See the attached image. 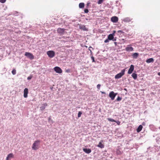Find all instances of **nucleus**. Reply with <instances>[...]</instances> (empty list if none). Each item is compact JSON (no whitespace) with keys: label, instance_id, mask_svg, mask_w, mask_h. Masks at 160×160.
<instances>
[{"label":"nucleus","instance_id":"43","mask_svg":"<svg viewBox=\"0 0 160 160\" xmlns=\"http://www.w3.org/2000/svg\"><path fill=\"white\" fill-rule=\"evenodd\" d=\"M158 75L160 76V72H158Z\"/></svg>","mask_w":160,"mask_h":160},{"label":"nucleus","instance_id":"16","mask_svg":"<svg viewBox=\"0 0 160 160\" xmlns=\"http://www.w3.org/2000/svg\"><path fill=\"white\" fill-rule=\"evenodd\" d=\"M109 40H113L114 38L113 34H110L108 35V38Z\"/></svg>","mask_w":160,"mask_h":160},{"label":"nucleus","instance_id":"41","mask_svg":"<svg viewBox=\"0 0 160 160\" xmlns=\"http://www.w3.org/2000/svg\"><path fill=\"white\" fill-rule=\"evenodd\" d=\"M101 92L102 94H105V92H104L101 91Z\"/></svg>","mask_w":160,"mask_h":160},{"label":"nucleus","instance_id":"8","mask_svg":"<svg viewBox=\"0 0 160 160\" xmlns=\"http://www.w3.org/2000/svg\"><path fill=\"white\" fill-rule=\"evenodd\" d=\"M134 66L133 65H131L130 66V68L128 71V73L130 74L132 73L134 70Z\"/></svg>","mask_w":160,"mask_h":160},{"label":"nucleus","instance_id":"18","mask_svg":"<svg viewBox=\"0 0 160 160\" xmlns=\"http://www.w3.org/2000/svg\"><path fill=\"white\" fill-rule=\"evenodd\" d=\"M142 125H140L137 130V131L138 132H140L142 130Z\"/></svg>","mask_w":160,"mask_h":160},{"label":"nucleus","instance_id":"6","mask_svg":"<svg viewBox=\"0 0 160 160\" xmlns=\"http://www.w3.org/2000/svg\"><path fill=\"white\" fill-rule=\"evenodd\" d=\"M54 71L57 72L58 73H61L62 72V70L61 68L58 67H56L54 68Z\"/></svg>","mask_w":160,"mask_h":160},{"label":"nucleus","instance_id":"12","mask_svg":"<svg viewBox=\"0 0 160 160\" xmlns=\"http://www.w3.org/2000/svg\"><path fill=\"white\" fill-rule=\"evenodd\" d=\"M14 155L12 153L9 154L6 158V160H10L11 158H13Z\"/></svg>","mask_w":160,"mask_h":160},{"label":"nucleus","instance_id":"13","mask_svg":"<svg viewBox=\"0 0 160 160\" xmlns=\"http://www.w3.org/2000/svg\"><path fill=\"white\" fill-rule=\"evenodd\" d=\"M83 150L85 153L88 154L90 153L91 152V150L90 148H84L83 149Z\"/></svg>","mask_w":160,"mask_h":160},{"label":"nucleus","instance_id":"44","mask_svg":"<svg viewBox=\"0 0 160 160\" xmlns=\"http://www.w3.org/2000/svg\"><path fill=\"white\" fill-rule=\"evenodd\" d=\"M114 43H115V44H116V42H114Z\"/></svg>","mask_w":160,"mask_h":160},{"label":"nucleus","instance_id":"14","mask_svg":"<svg viewBox=\"0 0 160 160\" xmlns=\"http://www.w3.org/2000/svg\"><path fill=\"white\" fill-rule=\"evenodd\" d=\"M103 141L102 140L99 143V144L97 145V147L100 148H102L104 147V145L102 143Z\"/></svg>","mask_w":160,"mask_h":160},{"label":"nucleus","instance_id":"4","mask_svg":"<svg viewBox=\"0 0 160 160\" xmlns=\"http://www.w3.org/2000/svg\"><path fill=\"white\" fill-rule=\"evenodd\" d=\"M117 95V93H115L114 92H110L109 94V97L111 98L112 100H113L114 99L115 97Z\"/></svg>","mask_w":160,"mask_h":160},{"label":"nucleus","instance_id":"25","mask_svg":"<svg viewBox=\"0 0 160 160\" xmlns=\"http://www.w3.org/2000/svg\"><path fill=\"white\" fill-rule=\"evenodd\" d=\"M104 0H99V1L98 2V3L99 4H101L102 3Z\"/></svg>","mask_w":160,"mask_h":160},{"label":"nucleus","instance_id":"31","mask_svg":"<svg viewBox=\"0 0 160 160\" xmlns=\"http://www.w3.org/2000/svg\"><path fill=\"white\" fill-rule=\"evenodd\" d=\"M122 99V98H120L119 96L118 97L117 99V100L118 101H119L121 100Z\"/></svg>","mask_w":160,"mask_h":160},{"label":"nucleus","instance_id":"7","mask_svg":"<svg viewBox=\"0 0 160 160\" xmlns=\"http://www.w3.org/2000/svg\"><path fill=\"white\" fill-rule=\"evenodd\" d=\"M131 45H128L126 48L125 50L127 51H132L133 50V48L131 46Z\"/></svg>","mask_w":160,"mask_h":160},{"label":"nucleus","instance_id":"29","mask_svg":"<svg viewBox=\"0 0 160 160\" xmlns=\"http://www.w3.org/2000/svg\"><path fill=\"white\" fill-rule=\"evenodd\" d=\"M6 0H0V2L1 3H3L6 2Z\"/></svg>","mask_w":160,"mask_h":160},{"label":"nucleus","instance_id":"23","mask_svg":"<svg viewBox=\"0 0 160 160\" xmlns=\"http://www.w3.org/2000/svg\"><path fill=\"white\" fill-rule=\"evenodd\" d=\"M107 119L108 121L112 122H116L115 120L111 118H108Z\"/></svg>","mask_w":160,"mask_h":160},{"label":"nucleus","instance_id":"30","mask_svg":"<svg viewBox=\"0 0 160 160\" xmlns=\"http://www.w3.org/2000/svg\"><path fill=\"white\" fill-rule=\"evenodd\" d=\"M91 59L92 60V62H95V60H94V57L92 56L91 57Z\"/></svg>","mask_w":160,"mask_h":160},{"label":"nucleus","instance_id":"15","mask_svg":"<svg viewBox=\"0 0 160 160\" xmlns=\"http://www.w3.org/2000/svg\"><path fill=\"white\" fill-rule=\"evenodd\" d=\"M123 21L125 22H128L131 21V19L127 17L124 18Z\"/></svg>","mask_w":160,"mask_h":160},{"label":"nucleus","instance_id":"1","mask_svg":"<svg viewBox=\"0 0 160 160\" xmlns=\"http://www.w3.org/2000/svg\"><path fill=\"white\" fill-rule=\"evenodd\" d=\"M40 141L39 140L36 141L32 144V149L34 150L38 149L39 148Z\"/></svg>","mask_w":160,"mask_h":160},{"label":"nucleus","instance_id":"27","mask_svg":"<svg viewBox=\"0 0 160 160\" xmlns=\"http://www.w3.org/2000/svg\"><path fill=\"white\" fill-rule=\"evenodd\" d=\"M42 105L43 106V109H45L46 107L47 106V104L46 103H43Z\"/></svg>","mask_w":160,"mask_h":160},{"label":"nucleus","instance_id":"34","mask_svg":"<svg viewBox=\"0 0 160 160\" xmlns=\"http://www.w3.org/2000/svg\"><path fill=\"white\" fill-rule=\"evenodd\" d=\"M109 40L108 39H108H106L104 41V42L105 43H107V42H109Z\"/></svg>","mask_w":160,"mask_h":160},{"label":"nucleus","instance_id":"17","mask_svg":"<svg viewBox=\"0 0 160 160\" xmlns=\"http://www.w3.org/2000/svg\"><path fill=\"white\" fill-rule=\"evenodd\" d=\"M154 61V60L153 58H150L147 59L146 61V62L148 63H150L153 62Z\"/></svg>","mask_w":160,"mask_h":160},{"label":"nucleus","instance_id":"35","mask_svg":"<svg viewBox=\"0 0 160 160\" xmlns=\"http://www.w3.org/2000/svg\"><path fill=\"white\" fill-rule=\"evenodd\" d=\"M101 87V85L99 84H98L97 85V88L98 89H99Z\"/></svg>","mask_w":160,"mask_h":160},{"label":"nucleus","instance_id":"33","mask_svg":"<svg viewBox=\"0 0 160 160\" xmlns=\"http://www.w3.org/2000/svg\"><path fill=\"white\" fill-rule=\"evenodd\" d=\"M32 78V76H29V77H28L27 79L28 80H30V79H31Z\"/></svg>","mask_w":160,"mask_h":160},{"label":"nucleus","instance_id":"36","mask_svg":"<svg viewBox=\"0 0 160 160\" xmlns=\"http://www.w3.org/2000/svg\"><path fill=\"white\" fill-rule=\"evenodd\" d=\"M66 72L67 73H69L70 72V70L69 69H68L66 70Z\"/></svg>","mask_w":160,"mask_h":160},{"label":"nucleus","instance_id":"19","mask_svg":"<svg viewBox=\"0 0 160 160\" xmlns=\"http://www.w3.org/2000/svg\"><path fill=\"white\" fill-rule=\"evenodd\" d=\"M132 78L136 80L137 79V74L135 73H133L132 75Z\"/></svg>","mask_w":160,"mask_h":160},{"label":"nucleus","instance_id":"38","mask_svg":"<svg viewBox=\"0 0 160 160\" xmlns=\"http://www.w3.org/2000/svg\"><path fill=\"white\" fill-rule=\"evenodd\" d=\"M43 106H42V107H40L41 109L42 110H43L44 109H43Z\"/></svg>","mask_w":160,"mask_h":160},{"label":"nucleus","instance_id":"37","mask_svg":"<svg viewBox=\"0 0 160 160\" xmlns=\"http://www.w3.org/2000/svg\"><path fill=\"white\" fill-rule=\"evenodd\" d=\"M118 33H119V32H120L122 33H124V32L122 30H118Z\"/></svg>","mask_w":160,"mask_h":160},{"label":"nucleus","instance_id":"28","mask_svg":"<svg viewBox=\"0 0 160 160\" xmlns=\"http://www.w3.org/2000/svg\"><path fill=\"white\" fill-rule=\"evenodd\" d=\"M116 153L118 154H122L121 152L119 150H117Z\"/></svg>","mask_w":160,"mask_h":160},{"label":"nucleus","instance_id":"9","mask_svg":"<svg viewBox=\"0 0 160 160\" xmlns=\"http://www.w3.org/2000/svg\"><path fill=\"white\" fill-rule=\"evenodd\" d=\"M111 21L113 22H116L118 21V18L116 16H113L112 17Z\"/></svg>","mask_w":160,"mask_h":160},{"label":"nucleus","instance_id":"3","mask_svg":"<svg viewBox=\"0 0 160 160\" xmlns=\"http://www.w3.org/2000/svg\"><path fill=\"white\" fill-rule=\"evenodd\" d=\"M47 54L48 56L51 58H53L55 55V52L53 51H49L47 52Z\"/></svg>","mask_w":160,"mask_h":160},{"label":"nucleus","instance_id":"11","mask_svg":"<svg viewBox=\"0 0 160 160\" xmlns=\"http://www.w3.org/2000/svg\"><path fill=\"white\" fill-rule=\"evenodd\" d=\"M65 30V29L64 28H58L57 30V32L59 34H63Z\"/></svg>","mask_w":160,"mask_h":160},{"label":"nucleus","instance_id":"21","mask_svg":"<svg viewBox=\"0 0 160 160\" xmlns=\"http://www.w3.org/2000/svg\"><path fill=\"white\" fill-rule=\"evenodd\" d=\"M80 29H82L83 30H84V31H86L87 30V29L86 28V27L84 25H82V26H80Z\"/></svg>","mask_w":160,"mask_h":160},{"label":"nucleus","instance_id":"32","mask_svg":"<svg viewBox=\"0 0 160 160\" xmlns=\"http://www.w3.org/2000/svg\"><path fill=\"white\" fill-rule=\"evenodd\" d=\"M84 11L85 13H87L88 12V10L87 9H86L84 10Z\"/></svg>","mask_w":160,"mask_h":160},{"label":"nucleus","instance_id":"20","mask_svg":"<svg viewBox=\"0 0 160 160\" xmlns=\"http://www.w3.org/2000/svg\"><path fill=\"white\" fill-rule=\"evenodd\" d=\"M84 3L81 2L79 4V7L80 8H83L84 7Z\"/></svg>","mask_w":160,"mask_h":160},{"label":"nucleus","instance_id":"22","mask_svg":"<svg viewBox=\"0 0 160 160\" xmlns=\"http://www.w3.org/2000/svg\"><path fill=\"white\" fill-rule=\"evenodd\" d=\"M138 55V53H134L132 54V56L134 58H137Z\"/></svg>","mask_w":160,"mask_h":160},{"label":"nucleus","instance_id":"40","mask_svg":"<svg viewBox=\"0 0 160 160\" xmlns=\"http://www.w3.org/2000/svg\"><path fill=\"white\" fill-rule=\"evenodd\" d=\"M116 122L117 123L118 125H119L120 122L119 121H118V122Z\"/></svg>","mask_w":160,"mask_h":160},{"label":"nucleus","instance_id":"10","mask_svg":"<svg viewBox=\"0 0 160 160\" xmlns=\"http://www.w3.org/2000/svg\"><path fill=\"white\" fill-rule=\"evenodd\" d=\"M28 89L27 88H25L24 90V97L26 98L28 97Z\"/></svg>","mask_w":160,"mask_h":160},{"label":"nucleus","instance_id":"2","mask_svg":"<svg viewBox=\"0 0 160 160\" xmlns=\"http://www.w3.org/2000/svg\"><path fill=\"white\" fill-rule=\"evenodd\" d=\"M125 70L123 69L121 70V72L117 74L115 76V79H118L121 78L125 74Z\"/></svg>","mask_w":160,"mask_h":160},{"label":"nucleus","instance_id":"39","mask_svg":"<svg viewBox=\"0 0 160 160\" xmlns=\"http://www.w3.org/2000/svg\"><path fill=\"white\" fill-rule=\"evenodd\" d=\"M116 32V31H113V32L112 34H113V36H114L115 35V33Z\"/></svg>","mask_w":160,"mask_h":160},{"label":"nucleus","instance_id":"42","mask_svg":"<svg viewBox=\"0 0 160 160\" xmlns=\"http://www.w3.org/2000/svg\"><path fill=\"white\" fill-rule=\"evenodd\" d=\"M90 4V2H88L87 3V5L88 6Z\"/></svg>","mask_w":160,"mask_h":160},{"label":"nucleus","instance_id":"26","mask_svg":"<svg viewBox=\"0 0 160 160\" xmlns=\"http://www.w3.org/2000/svg\"><path fill=\"white\" fill-rule=\"evenodd\" d=\"M82 113V112L81 111H79L78 113V118L81 117Z\"/></svg>","mask_w":160,"mask_h":160},{"label":"nucleus","instance_id":"24","mask_svg":"<svg viewBox=\"0 0 160 160\" xmlns=\"http://www.w3.org/2000/svg\"><path fill=\"white\" fill-rule=\"evenodd\" d=\"M12 74L13 75L16 74V71L15 69H13L12 72Z\"/></svg>","mask_w":160,"mask_h":160},{"label":"nucleus","instance_id":"5","mask_svg":"<svg viewBox=\"0 0 160 160\" xmlns=\"http://www.w3.org/2000/svg\"><path fill=\"white\" fill-rule=\"evenodd\" d=\"M25 55L28 58L31 59H34L33 55L31 53L28 52H26Z\"/></svg>","mask_w":160,"mask_h":160}]
</instances>
